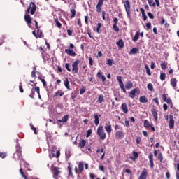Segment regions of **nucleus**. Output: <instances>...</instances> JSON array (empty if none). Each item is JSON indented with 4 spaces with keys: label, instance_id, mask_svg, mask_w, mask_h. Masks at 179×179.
Returning <instances> with one entry per match:
<instances>
[{
    "label": "nucleus",
    "instance_id": "nucleus-24",
    "mask_svg": "<svg viewBox=\"0 0 179 179\" xmlns=\"http://www.w3.org/2000/svg\"><path fill=\"white\" fill-rule=\"evenodd\" d=\"M137 157H139V154L138 153V152L134 151L133 152V157H131L130 159L131 160H133L134 162H135L136 160Z\"/></svg>",
    "mask_w": 179,
    "mask_h": 179
},
{
    "label": "nucleus",
    "instance_id": "nucleus-8",
    "mask_svg": "<svg viewBox=\"0 0 179 179\" xmlns=\"http://www.w3.org/2000/svg\"><path fill=\"white\" fill-rule=\"evenodd\" d=\"M136 93L139 94V93H141V91L139 90V89L134 88L129 92V97H131V99H135Z\"/></svg>",
    "mask_w": 179,
    "mask_h": 179
},
{
    "label": "nucleus",
    "instance_id": "nucleus-47",
    "mask_svg": "<svg viewBox=\"0 0 179 179\" xmlns=\"http://www.w3.org/2000/svg\"><path fill=\"white\" fill-rule=\"evenodd\" d=\"M34 89H36V87H33L31 89V93L29 95V97H31V99H34V92H36V90H34Z\"/></svg>",
    "mask_w": 179,
    "mask_h": 179
},
{
    "label": "nucleus",
    "instance_id": "nucleus-21",
    "mask_svg": "<svg viewBox=\"0 0 179 179\" xmlns=\"http://www.w3.org/2000/svg\"><path fill=\"white\" fill-rule=\"evenodd\" d=\"M68 120H69V115H64L62 120H57L58 122H68Z\"/></svg>",
    "mask_w": 179,
    "mask_h": 179
},
{
    "label": "nucleus",
    "instance_id": "nucleus-35",
    "mask_svg": "<svg viewBox=\"0 0 179 179\" xmlns=\"http://www.w3.org/2000/svg\"><path fill=\"white\" fill-rule=\"evenodd\" d=\"M150 127H152V124L149 122V120H145L144 121V128H150Z\"/></svg>",
    "mask_w": 179,
    "mask_h": 179
},
{
    "label": "nucleus",
    "instance_id": "nucleus-63",
    "mask_svg": "<svg viewBox=\"0 0 179 179\" xmlns=\"http://www.w3.org/2000/svg\"><path fill=\"white\" fill-rule=\"evenodd\" d=\"M99 169L101 171H103V173H104V166L99 165Z\"/></svg>",
    "mask_w": 179,
    "mask_h": 179
},
{
    "label": "nucleus",
    "instance_id": "nucleus-30",
    "mask_svg": "<svg viewBox=\"0 0 179 179\" xmlns=\"http://www.w3.org/2000/svg\"><path fill=\"white\" fill-rule=\"evenodd\" d=\"M140 11L142 13V17L143 18V20L145 21L146 19H148V16H146V14L145 13V10L143 8H141Z\"/></svg>",
    "mask_w": 179,
    "mask_h": 179
},
{
    "label": "nucleus",
    "instance_id": "nucleus-50",
    "mask_svg": "<svg viewBox=\"0 0 179 179\" xmlns=\"http://www.w3.org/2000/svg\"><path fill=\"white\" fill-rule=\"evenodd\" d=\"M159 78L162 80H166V73H161Z\"/></svg>",
    "mask_w": 179,
    "mask_h": 179
},
{
    "label": "nucleus",
    "instance_id": "nucleus-29",
    "mask_svg": "<svg viewBox=\"0 0 179 179\" xmlns=\"http://www.w3.org/2000/svg\"><path fill=\"white\" fill-rule=\"evenodd\" d=\"M103 101H104V95L101 94L98 97L97 103H99V104H101Z\"/></svg>",
    "mask_w": 179,
    "mask_h": 179
},
{
    "label": "nucleus",
    "instance_id": "nucleus-37",
    "mask_svg": "<svg viewBox=\"0 0 179 179\" xmlns=\"http://www.w3.org/2000/svg\"><path fill=\"white\" fill-rule=\"evenodd\" d=\"M71 19H73V17L76 16V10H75V8L71 9Z\"/></svg>",
    "mask_w": 179,
    "mask_h": 179
},
{
    "label": "nucleus",
    "instance_id": "nucleus-52",
    "mask_svg": "<svg viewBox=\"0 0 179 179\" xmlns=\"http://www.w3.org/2000/svg\"><path fill=\"white\" fill-rule=\"evenodd\" d=\"M7 156H8V154L6 152H0V157H1V159H5V157Z\"/></svg>",
    "mask_w": 179,
    "mask_h": 179
},
{
    "label": "nucleus",
    "instance_id": "nucleus-60",
    "mask_svg": "<svg viewBox=\"0 0 179 179\" xmlns=\"http://www.w3.org/2000/svg\"><path fill=\"white\" fill-rule=\"evenodd\" d=\"M85 92H86V88L85 87H83L80 90V94H83V93H85Z\"/></svg>",
    "mask_w": 179,
    "mask_h": 179
},
{
    "label": "nucleus",
    "instance_id": "nucleus-32",
    "mask_svg": "<svg viewBox=\"0 0 179 179\" xmlns=\"http://www.w3.org/2000/svg\"><path fill=\"white\" fill-rule=\"evenodd\" d=\"M139 51V49H138L137 48H133L130 52H129V54L130 55H135V54H138V52Z\"/></svg>",
    "mask_w": 179,
    "mask_h": 179
},
{
    "label": "nucleus",
    "instance_id": "nucleus-42",
    "mask_svg": "<svg viewBox=\"0 0 179 179\" xmlns=\"http://www.w3.org/2000/svg\"><path fill=\"white\" fill-rule=\"evenodd\" d=\"M113 64H114V60L108 59L106 61V64L109 65V66H113Z\"/></svg>",
    "mask_w": 179,
    "mask_h": 179
},
{
    "label": "nucleus",
    "instance_id": "nucleus-19",
    "mask_svg": "<svg viewBox=\"0 0 179 179\" xmlns=\"http://www.w3.org/2000/svg\"><path fill=\"white\" fill-rule=\"evenodd\" d=\"M151 113L155 121H157L158 116H157V110L155 108L151 109Z\"/></svg>",
    "mask_w": 179,
    "mask_h": 179
},
{
    "label": "nucleus",
    "instance_id": "nucleus-9",
    "mask_svg": "<svg viewBox=\"0 0 179 179\" xmlns=\"http://www.w3.org/2000/svg\"><path fill=\"white\" fill-rule=\"evenodd\" d=\"M61 173V171H59V167L55 166L53 169V178L58 179V176Z\"/></svg>",
    "mask_w": 179,
    "mask_h": 179
},
{
    "label": "nucleus",
    "instance_id": "nucleus-51",
    "mask_svg": "<svg viewBox=\"0 0 179 179\" xmlns=\"http://www.w3.org/2000/svg\"><path fill=\"white\" fill-rule=\"evenodd\" d=\"M148 2L150 6H156V3H153V0H148Z\"/></svg>",
    "mask_w": 179,
    "mask_h": 179
},
{
    "label": "nucleus",
    "instance_id": "nucleus-55",
    "mask_svg": "<svg viewBox=\"0 0 179 179\" xmlns=\"http://www.w3.org/2000/svg\"><path fill=\"white\" fill-rule=\"evenodd\" d=\"M152 101H154V103H155L157 104V106H159L160 104V103L159 102V98H154L152 99Z\"/></svg>",
    "mask_w": 179,
    "mask_h": 179
},
{
    "label": "nucleus",
    "instance_id": "nucleus-6",
    "mask_svg": "<svg viewBox=\"0 0 179 179\" xmlns=\"http://www.w3.org/2000/svg\"><path fill=\"white\" fill-rule=\"evenodd\" d=\"M117 80L119 83V86L121 90H122L124 93H127V90H125V85H124V83H122V77L117 76Z\"/></svg>",
    "mask_w": 179,
    "mask_h": 179
},
{
    "label": "nucleus",
    "instance_id": "nucleus-57",
    "mask_svg": "<svg viewBox=\"0 0 179 179\" xmlns=\"http://www.w3.org/2000/svg\"><path fill=\"white\" fill-rule=\"evenodd\" d=\"M141 141H142V138L141 137H139V136L136 137V142L137 145H139Z\"/></svg>",
    "mask_w": 179,
    "mask_h": 179
},
{
    "label": "nucleus",
    "instance_id": "nucleus-46",
    "mask_svg": "<svg viewBox=\"0 0 179 179\" xmlns=\"http://www.w3.org/2000/svg\"><path fill=\"white\" fill-rule=\"evenodd\" d=\"M37 36L39 38H41V36H43V31H40V28L37 29Z\"/></svg>",
    "mask_w": 179,
    "mask_h": 179
},
{
    "label": "nucleus",
    "instance_id": "nucleus-61",
    "mask_svg": "<svg viewBox=\"0 0 179 179\" xmlns=\"http://www.w3.org/2000/svg\"><path fill=\"white\" fill-rule=\"evenodd\" d=\"M103 152H104V148H102L101 149H100V148H98L97 150H96V153H103Z\"/></svg>",
    "mask_w": 179,
    "mask_h": 179
},
{
    "label": "nucleus",
    "instance_id": "nucleus-3",
    "mask_svg": "<svg viewBox=\"0 0 179 179\" xmlns=\"http://www.w3.org/2000/svg\"><path fill=\"white\" fill-rule=\"evenodd\" d=\"M13 157L17 160H20V159H22V147L20 145L16 146V151L13 155Z\"/></svg>",
    "mask_w": 179,
    "mask_h": 179
},
{
    "label": "nucleus",
    "instance_id": "nucleus-26",
    "mask_svg": "<svg viewBox=\"0 0 179 179\" xmlns=\"http://www.w3.org/2000/svg\"><path fill=\"white\" fill-rule=\"evenodd\" d=\"M133 87H134V83H132L131 81H129L125 83L126 89H132Z\"/></svg>",
    "mask_w": 179,
    "mask_h": 179
},
{
    "label": "nucleus",
    "instance_id": "nucleus-54",
    "mask_svg": "<svg viewBox=\"0 0 179 179\" xmlns=\"http://www.w3.org/2000/svg\"><path fill=\"white\" fill-rule=\"evenodd\" d=\"M92 132H93V131L92 130V129H90L89 130H87L86 138H89V136H90V135H92Z\"/></svg>",
    "mask_w": 179,
    "mask_h": 179
},
{
    "label": "nucleus",
    "instance_id": "nucleus-58",
    "mask_svg": "<svg viewBox=\"0 0 179 179\" xmlns=\"http://www.w3.org/2000/svg\"><path fill=\"white\" fill-rule=\"evenodd\" d=\"M147 15H148V17H149L150 19H155V15H153V14H152V13L148 12V13H147Z\"/></svg>",
    "mask_w": 179,
    "mask_h": 179
},
{
    "label": "nucleus",
    "instance_id": "nucleus-53",
    "mask_svg": "<svg viewBox=\"0 0 179 179\" xmlns=\"http://www.w3.org/2000/svg\"><path fill=\"white\" fill-rule=\"evenodd\" d=\"M113 29L116 31V33H118V31H120V28H118L117 24H113Z\"/></svg>",
    "mask_w": 179,
    "mask_h": 179
},
{
    "label": "nucleus",
    "instance_id": "nucleus-1",
    "mask_svg": "<svg viewBox=\"0 0 179 179\" xmlns=\"http://www.w3.org/2000/svg\"><path fill=\"white\" fill-rule=\"evenodd\" d=\"M36 9H37V6H36V3L31 1L29 4V7L27 10V13H31V15H34L36 13Z\"/></svg>",
    "mask_w": 179,
    "mask_h": 179
},
{
    "label": "nucleus",
    "instance_id": "nucleus-31",
    "mask_svg": "<svg viewBox=\"0 0 179 179\" xmlns=\"http://www.w3.org/2000/svg\"><path fill=\"white\" fill-rule=\"evenodd\" d=\"M139 34H140L139 31L136 33L134 37L132 39V41H134V43H136V41H138V40H139Z\"/></svg>",
    "mask_w": 179,
    "mask_h": 179
},
{
    "label": "nucleus",
    "instance_id": "nucleus-59",
    "mask_svg": "<svg viewBox=\"0 0 179 179\" xmlns=\"http://www.w3.org/2000/svg\"><path fill=\"white\" fill-rule=\"evenodd\" d=\"M19 90H20V93H23V92H24L23 90V86H22V83H20Z\"/></svg>",
    "mask_w": 179,
    "mask_h": 179
},
{
    "label": "nucleus",
    "instance_id": "nucleus-17",
    "mask_svg": "<svg viewBox=\"0 0 179 179\" xmlns=\"http://www.w3.org/2000/svg\"><path fill=\"white\" fill-rule=\"evenodd\" d=\"M125 134H124V131H117L115 134L116 139H121L124 138Z\"/></svg>",
    "mask_w": 179,
    "mask_h": 179
},
{
    "label": "nucleus",
    "instance_id": "nucleus-12",
    "mask_svg": "<svg viewBox=\"0 0 179 179\" xmlns=\"http://www.w3.org/2000/svg\"><path fill=\"white\" fill-rule=\"evenodd\" d=\"M147 177H148V169H146V168H144L140 176L138 177V179H146Z\"/></svg>",
    "mask_w": 179,
    "mask_h": 179
},
{
    "label": "nucleus",
    "instance_id": "nucleus-43",
    "mask_svg": "<svg viewBox=\"0 0 179 179\" xmlns=\"http://www.w3.org/2000/svg\"><path fill=\"white\" fill-rule=\"evenodd\" d=\"M147 89H148V90L150 92H153V85L152 83H148L147 85Z\"/></svg>",
    "mask_w": 179,
    "mask_h": 179
},
{
    "label": "nucleus",
    "instance_id": "nucleus-25",
    "mask_svg": "<svg viewBox=\"0 0 179 179\" xmlns=\"http://www.w3.org/2000/svg\"><path fill=\"white\" fill-rule=\"evenodd\" d=\"M171 85L173 87H177V78H173L171 79Z\"/></svg>",
    "mask_w": 179,
    "mask_h": 179
},
{
    "label": "nucleus",
    "instance_id": "nucleus-18",
    "mask_svg": "<svg viewBox=\"0 0 179 179\" xmlns=\"http://www.w3.org/2000/svg\"><path fill=\"white\" fill-rule=\"evenodd\" d=\"M86 146V140L82 139L79 141L78 148H80V149H83Z\"/></svg>",
    "mask_w": 179,
    "mask_h": 179
},
{
    "label": "nucleus",
    "instance_id": "nucleus-36",
    "mask_svg": "<svg viewBox=\"0 0 179 179\" xmlns=\"http://www.w3.org/2000/svg\"><path fill=\"white\" fill-rule=\"evenodd\" d=\"M55 22L56 26H57V27H58V29H62V24H61V22H59V21L58 20V18L55 19Z\"/></svg>",
    "mask_w": 179,
    "mask_h": 179
},
{
    "label": "nucleus",
    "instance_id": "nucleus-2",
    "mask_svg": "<svg viewBox=\"0 0 179 179\" xmlns=\"http://www.w3.org/2000/svg\"><path fill=\"white\" fill-rule=\"evenodd\" d=\"M97 134L100 137L101 141H104V139H106V132H104V129H103V126L100 125L98 127Z\"/></svg>",
    "mask_w": 179,
    "mask_h": 179
},
{
    "label": "nucleus",
    "instance_id": "nucleus-62",
    "mask_svg": "<svg viewBox=\"0 0 179 179\" xmlns=\"http://www.w3.org/2000/svg\"><path fill=\"white\" fill-rule=\"evenodd\" d=\"M89 62L90 66H93V59L92 57H89Z\"/></svg>",
    "mask_w": 179,
    "mask_h": 179
},
{
    "label": "nucleus",
    "instance_id": "nucleus-22",
    "mask_svg": "<svg viewBox=\"0 0 179 179\" xmlns=\"http://www.w3.org/2000/svg\"><path fill=\"white\" fill-rule=\"evenodd\" d=\"M57 96H59V97L64 96V91L61 90H57V92L55 93L54 97H57Z\"/></svg>",
    "mask_w": 179,
    "mask_h": 179
},
{
    "label": "nucleus",
    "instance_id": "nucleus-33",
    "mask_svg": "<svg viewBox=\"0 0 179 179\" xmlns=\"http://www.w3.org/2000/svg\"><path fill=\"white\" fill-rule=\"evenodd\" d=\"M140 103H148V99H146V96H142L139 98Z\"/></svg>",
    "mask_w": 179,
    "mask_h": 179
},
{
    "label": "nucleus",
    "instance_id": "nucleus-41",
    "mask_svg": "<svg viewBox=\"0 0 179 179\" xmlns=\"http://www.w3.org/2000/svg\"><path fill=\"white\" fill-rule=\"evenodd\" d=\"M34 90H36L37 94L38 95V98L41 99V95H40V87H35Z\"/></svg>",
    "mask_w": 179,
    "mask_h": 179
},
{
    "label": "nucleus",
    "instance_id": "nucleus-34",
    "mask_svg": "<svg viewBox=\"0 0 179 179\" xmlns=\"http://www.w3.org/2000/svg\"><path fill=\"white\" fill-rule=\"evenodd\" d=\"M116 44L120 47V48H124V41L122 39H120L118 42L116 43Z\"/></svg>",
    "mask_w": 179,
    "mask_h": 179
},
{
    "label": "nucleus",
    "instance_id": "nucleus-16",
    "mask_svg": "<svg viewBox=\"0 0 179 179\" xmlns=\"http://www.w3.org/2000/svg\"><path fill=\"white\" fill-rule=\"evenodd\" d=\"M150 164V168L153 169L155 167V164H153V154L150 152L148 156Z\"/></svg>",
    "mask_w": 179,
    "mask_h": 179
},
{
    "label": "nucleus",
    "instance_id": "nucleus-39",
    "mask_svg": "<svg viewBox=\"0 0 179 179\" xmlns=\"http://www.w3.org/2000/svg\"><path fill=\"white\" fill-rule=\"evenodd\" d=\"M161 68L162 69H163L164 71L167 69V64L166 63V62H163L162 64H161Z\"/></svg>",
    "mask_w": 179,
    "mask_h": 179
},
{
    "label": "nucleus",
    "instance_id": "nucleus-49",
    "mask_svg": "<svg viewBox=\"0 0 179 179\" xmlns=\"http://www.w3.org/2000/svg\"><path fill=\"white\" fill-rule=\"evenodd\" d=\"M31 129H32V131H34V133L35 134V135H37L38 132H37V129L36 127H34V126L33 124H30Z\"/></svg>",
    "mask_w": 179,
    "mask_h": 179
},
{
    "label": "nucleus",
    "instance_id": "nucleus-48",
    "mask_svg": "<svg viewBox=\"0 0 179 179\" xmlns=\"http://www.w3.org/2000/svg\"><path fill=\"white\" fill-rule=\"evenodd\" d=\"M38 78L41 80V81L42 82L44 87H45V86H47V82H45V80L41 77H38Z\"/></svg>",
    "mask_w": 179,
    "mask_h": 179
},
{
    "label": "nucleus",
    "instance_id": "nucleus-45",
    "mask_svg": "<svg viewBox=\"0 0 179 179\" xmlns=\"http://www.w3.org/2000/svg\"><path fill=\"white\" fill-rule=\"evenodd\" d=\"M64 86L69 90V80H68V78L64 81Z\"/></svg>",
    "mask_w": 179,
    "mask_h": 179
},
{
    "label": "nucleus",
    "instance_id": "nucleus-11",
    "mask_svg": "<svg viewBox=\"0 0 179 179\" xmlns=\"http://www.w3.org/2000/svg\"><path fill=\"white\" fill-rule=\"evenodd\" d=\"M174 118L173 115H169V129H174Z\"/></svg>",
    "mask_w": 179,
    "mask_h": 179
},
{
    "label": "nucleus",
    "instance_id": "nucleus-13",
    "mask_svg": "<svg viewBox=\"0 0 179 179\" xmlns=\"http://www.w3.org/2000/svg\"><path fill=\"white\" fill-rule=\"evenodd\" d=\"M24 20L28 25V27H31V17L29 15H24Z\"/></svg>",
    "mask_w": 179,
    "mask_h": 179
},
{
    "label": "nucleus",
    "instance_id": "nucleus-56",
    "mask_svg": "<svg viewBox=\"0 0 179 179\" xmlns=\"http://www.w3.org/2000/svg\"><path fill=\"white\" fill-rule=\"evenodd\" d=\"M158 160H159V162H163V155L162 154V152H160L158 155Z\"/></svg>",
    "mask_w": 179,
    "mask_h": 179
},
{
    "label": "nucleus",
    "instance_id": "nucleus-38",
    "mask_svg": "<svg viewBox=\"0 0 179 179\" xmlns=\"http://www.w3.org/2000/svg\"><path fill=\"white\" fill-rule=\"evenodd\" d=\"M68 170H69V177H71L72 176V166L71 165V163H69Z\"/></svg>",
    "mask_w": 179,
    "mask_h": 179
},
{
    "label": "nucleus",
    "instance_id": "nucleus-15",
    "mask_svg": "<svg viewBox=\"0 0 179 179\" xmlns=\"http://www.w3.org/2000/svg\"><path fill=\"white\" fill-rule=\"evenodd\" d=\"M65 52L70 57H76V52H75V51H73V50L66 49Z\"/></svg>",
    "mask_w": 179,
    "mask_h": 179
},
{
    "label": "nucleus",
    "instance_id": "nucleus-4",
    "mask_svg": "<svg viewBox=\"0 0 179 179\" xmlns=\"http://www.w3.org/2000/svg\"><path fill=\"white\" fill-rule=\"evenodd\" d=\"M124 8L126 10V13L128 17H131V3H129V1H124Z\"/></svg>",
    "mask_w": 179,
    "mask_h": 179
},
{
    "label": "nucleus",
    "instance_id": "nucleus-40",
    "mask_svg": "<svg viewBox=\"0 0 179 179\" xmlns=\"http://www.w3.org/2000/svg\"><path fill=\"white\" fill-rule=\"evenodd\" d=\"M65 68L68 72H72V69H71V64H69V63H66Z\"/></svg>",
    "mask_w": 179,
    "mask_h": 179
},
{
    "label": "nucleus",
    "instance_id": "nucleus-14",
    "mask_svg": "<svg viewBox=\"0 0 179 179\" xmlns=\"http://www.w3.org/2000/svg\"><path fill=\"white\" fill-rule=\"evenodd\" d=\"M162 97L163 99V101H165V103H167V104H171V103H173L171 99L167 98V94H163L162 95Z\"/></svg>",
    "mask_w": 179,
    "mask_h": 179
},
{
    "label": "nucleus",
    "instance_id": "nucleus-10",
    "mask_svg": "<svg viewBox=\"0 0 179 179\" xmlns=\"http://www.w3.org/2000/svg\"><path fill=\"white\" fill-rule=\"evenodd\" d=\"M104 1H107V0H99L98 3L96 4V12H98V13H101V6H103V3H104Z\"/></svg>",
    "mask_w": 179,
    "mask_h": 179
},
{
    "label": "nucleus",
    "instance_id": "nucleus-27",
    "mask_svg": "<svg viewBox=\"0 0 179 179\" xmlns=\"http://www.w3.org/2000/svg\"><path fill=\"white\" fill-rule=\"evenodd\" d=\"M97 78H101L102 80V82H106V76L104 75H102L101 72L99 71L96 74Z\"/></svg>",
    "mask_w": 179,
    "mask_h": 179
},
{
    "label": "nucleus",
    "instance_id": "nucleus-44",
    "mask_svg": "<svg viewBox=\"0 0 179 179\" xmlns=\"http://www.w3.org/2000/svg\"><path fill=\"white\" fill-rule=\"evenodd\" d=\"M101 26H102V24L101 22H99L96 27V33H98V34H100V29Z\"/></svg>",
    "mask_w": 179,
    "mask_h": 179
},
{
    "label": "nucleus",
    "instance_id": "nucleus-28",
    "mask_svg": "<svg viewBox=\"0 0 179 179\" xmlns=\"http://www.w3.org/2000/svg\"><path fill=\"white\" fill-rule=\"evenodd\" d=\"M105 130L106 131L107 134H111L113 129L111 128V124L106 125Z\"/></svg>",
    "mask_w": 179,
    "mask_h": 179
},
{
    "label": "nucleus",
    "instance_id": "nucleus-7",
    "mask_svg": "<svg viewBox=\"0 0 179 179\" xmlns=\"http://www.w3.org/2000/svg\"><path fill=\"white\" fill-rule=\"evenodd\" d=\"M84 166H85V164H83V162H80L78 163V167H76V166L75 167V169H74L75 170V173L76 174L82 173L83 171Z\"/></svg>",
    "mask_w": 179,
    "mask_h": 179
},
{
    "label": "nucleus",
    "instance_id": "nucleus-5",
    "mask_svg": "<svg viewBox=\"0 0 179 179\" xmlns=\"http://www.w3.org/2000/svg\"><path fill=\"white\" fill-rule=\"evenodd\" d=\"M80 63V60H76L73 64H72V73H78L79 72V67L78 65Z\"/></svg>",
    "mask_w": 179,
    "mask_h": 179
},
{
    "label": "nucleus",
    "instance_id": "nucleus-64",
    "mask_svg": "<svg viewBox=\"0 0 179 179\" xmlns=\"http://www.w3.org/2000/svg\"><path fill=\"white\" fill-rule=\"evenodd\" d=\"M72 33H73V31L71 30V29H68L67 30V34L68 36H72Z\"/></svg>",
    "mask_w": 179,
    "mask_h": 179
},
{
    "label": "nucleus",
    "instance_id": "nucleus-20",
    "mask_svg": "<svg viewBox=\"0 0 179 179\" xmlns=\"http://www.w3.org/2000/svg\"><path fill=\"white\" fill-rule=\"evenodd\" d=\"M121 108L124 114H128V106L127 103H122Z\"/></svg>",
    "mask_w": 179,
    "mask_h": 179
},
{
    "label": "nucleus",
    "instance_id": "nucleus-23",
    "mask_svg": "<svg viewBox=\"0 0 179 179\" xmlns=\"http://www.w3.org/2000/svg\"><path fill=\"white\" fill-rule=\"evenodd\" d=\"M99 117H101V115H97L95 114L94 115V124L95 125H99V124H100V120H99Z\"/></svg>",
    "mask_w": 179,
    "mask_h": 179
}]
</instances>
